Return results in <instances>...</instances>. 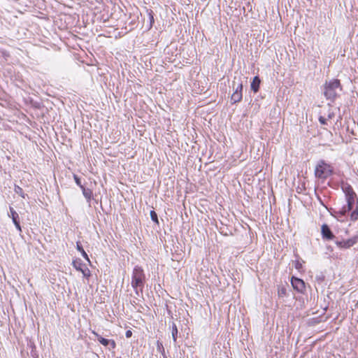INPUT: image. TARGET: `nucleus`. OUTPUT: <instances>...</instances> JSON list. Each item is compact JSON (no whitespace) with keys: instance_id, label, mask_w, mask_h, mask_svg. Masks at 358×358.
Returning <instances> with one entry per match:
<instances>
[{"instance_id":"f257e3e1","label":"nucleus","mask_w":358,"mask_h":358,"mask_svg":"<svg viewBox=\"0 0 358 358\" xmlns=\"http://www.w3.org/2000/svg\"><path fill=\"white\" fill-rule=\"evenodd\" d=\"M342 90V86L338 79L326 80L323 85V94L326 99L334 102L338 95V92Z\"/></svg>"},{"instance_id":"f03ea898","label":"nucleus","mask_w":358,"mask_h":358,"mask_svg":"<svg viewBox=\"0 0 358 358\" xmlns=\"http://www.w3.org/2000/svg\"><path fill=\"white\" fill-rule=\"evenodd\" d=\"M145 280V273L143 269L138 266H136L134 268L132 275H131V287L135 290L136 295L139 296V290L142 292Z\"/></svg>"},{"instance_id":"7ed1b4c3","label":"nucleus","mask_w":358,"mask_h":358,"mask_svg":"<svg viewBox=\"0 0 358 358\" xmlns=\"http://www.w3.org/2000/svg\"><path fill=\"white\" fill-rule=\"evenodd\" d=\"M334 172L333 167L325 162L324 160H320L315 169V176L322 180H326L331 176Z\"/></svg>"},{"instance_id":"20e7f679","label":"nucleus","mask_w":358,"mask_h":358,"mask_svg":"<svg viewBox=\"0 0 358 358\" xmlns=\"http://www.w3.org/2000/svg\"><path fill=\"white\" fill-rule=\"evenodd\" d=\"M233 87L234 88V92L231 94V101L232 103H236L241 101L242 99V90H243V84L241 82L238 83L236 86V81L234 80L232 82Z\"/></svg>"},{"instance_id":"39448f33","label":"nucleus","mask_w":358,"mask_h":358,"mask_svg":"<svg viewBox=\"0 0 358 358\" xmlns=\"http://www.w3.org/2000/svg\"><path fill=\"white\" fill-rule=\"evenodd\" d=\"M357 240L358 237L354 236L347 240L336 241L335 243L341 249H348L352 247L357 242Z\"/></svg>"},{"instance_id":"423d86ee","label":"nucleus","mask_w":358,"mask_h":358,"mask_svg":"<svg viewBox=\"0 0 358 358\" xmlns=\"http://www.w3.org/2000/svg\"><path fill=\"white\" fill-rule=\"evenodd\" d=\"M291 284L294 289L298 292L303 293L306 289L304 281L299 278L292 277L291 279Z\"/></svg>"},{"instance_id":"0eeeda50","label":"nucleus","mask_w":358,"mask_h":358,"mask_svg":"<svg viewBox=\"0 0 358 358\" xmlns=\"http://www.w3.org/2000/svg\"><path fill=\"white\" fill-rule=\"evenodd\" d=\"M8 217L12 219L13 224H15L16 229L18 231L22 232V228L20 222V217L18 213L14 210L13 207L9 208V213L8 214Z\"/></svg>"},{"instance_id":"6e6552de","label":"nucleus","mask_w":358,"mask_h":358,"mask_svg":"<svg viewBox=\"0 0 358 358\" xmlns=\"http://www.w3.org/2000/svg\"><path fill=\"white\" fill-rule=\"evenodd\" d=\"M73 266L77 271L82 272L84 276L90 275V270L83 264L80 259L74 260L73 262Z\"/></svg>"},{"instance_id":"1a4fd4ad","label":"nucleus","mask_w":358,"mask_h":358,"mask_svg":"<svg viewBox=\"0 0 358 358\" xmlns=\"http://www.w3.org/2000/svg\"><path fill=\"white\" fill-rule=\"evenodd\" d=\"M92 334L96 336L98 341L103 345H104V346L110 345V348L112 349L115 348L116 343L114 340H109V339L103 338L101 336H100L98 333L95 332L94 331H92Z\"/></svg>"},{"instance_id":"9d476101","label":"nucleus","mask_w":358,"mask_h":358,"mask_svg":"<svg viewBox=\"0 0 358 358\" xmlns=\"http://www.w3.org/2000/svg\"><path fill=\"white\" fill-rule=\"evenodd\" d=\"M321 234L322 238L324 240H333L334 238V235L331 231L330 227L326 224L322 225Z\"/></svg>"},{"instance_id":"9b49d317","label":"nucleus","mask_w":358,"mask_h":358,"mask_svg":"<svg viewBox=\"0 0 358 358\" xmlns=\"http://www.w3.org/2000/svg\"><path fill=\"white\" fill-rule=\"evenodd\" d=\"M341 189L345 194V196H356L355 191L353 190L352 186L348 183L342 182Z\"/></svg>"},{"instance_id":"f8f14e48","label":"nucleus","mask_w":358,"mask_h":358,"mask_svg":"<svg viewBox=\"0 0 358 358\" xmlns=\"http://www.w3.org/2000/svg\"><path fill=\"white\" fill-rule=\"evenodd\" d=\"M260 83L261 80L259 76H255L250 85L251 90L254 92H257L259 91Z\"/></svg>"},{"instance_id":"ddd939ff","label":"nucleus","mask_w":358,"mask_h":358,"mask_svg":"<svg viewBox=\"0 0 358 358\" xmlns=\"http://www.w3.org/2000/svg\"><path fill=\"white\" fill-rule=\"evenodd\" d=\"M81 189L83 192V194L85 196V198L86 199L88 203H90V201L93 197V193H92V189L85 188V187H82Z\"/></svg>"},{"instance_id":"4468645a","label":"nucleus","mask_w":358,"mask_h":358,"mask_svg":"<svg viewBox=\"0 0 358 358\" xmlns=\"http://www.w3.org/2000/svg\"><path fill=\"white\" fill-rule=\"evenodd\" d=\"M356 196L357 195L345 197L347 201V206H345V207L347 210H352L353 208Z\"/></svg>"},{"instance_id":"2eb2a0df","label":"nucleus","mask_w":358,"mask_h":358,"mask_svg":"<svg viewBox=\"0 0 358 358\" xmlns=\"http://www.w3.org/2000/svg\"><path fill=\"white\" fill-rule=\"evenodd\" d=\"M171 334H172V338L174 343H176L178 334V330L176 327V324L174 322H172L171 325Z\"/></svg>"},{"instance_id":"dca6fc26","label":"nucleus","mask_w":358,"mask_h":358,"mask_svg":"<svg viewBox=\"0 0 358 358\" xmlns=\"http://www.w3.org/2000/svg\"><path fill=\"white\" fill-rule=\"evenodd\" d=\"M76 249H77V250H78V251H79V252L81 253L82 256H83V257L86 260H87L88 262H90V259H89V257H88V255H87V254L85 252V251L84 250V249H83V246H82V245L80 244V242H77V243H76Z\"/></svg>"},{"instance_id":"f3484780","label":"nucleus","mask_w":358,"mask_h":358,"mask_svg":"<svg viewBox=\"0 0 358 358\" xmlns=\"http://www.w3.org/2000/svg\"><path fill=\"white\" fill-rule=\"evenodd\" d=\"M147 14H148V20L150 22V24L148 27V29H151V27H152V25L155 22L154 13L152 10H147Z\"/></svg>"},{"instance_id":"a211bd4d","label":"nucleus","mask_w":358,"mask_h":358,"mask_svg":"<svg viewBox=\"0 0 358 358\" xmlns=\"http://www.w3.org/2000/svg\"><path fill=\"white\" fill-rule=\"evenodd\" d=\"M157 350L162 355L164 356V358H166L165 357V350H164V348L163 346V344L162 342L157 341Z\"/></svg>"},{"instance_id":"6ab92c4d","label":"nucleus","mask_w":358,"mask_h":358,"mask_svg":"<svg viewBox=\"0 0 358 358\" xmlns=\"http://www.w3.org/2000/svg\"><path fill=\"white\" fill-rule=\"evenodd\" d=\"M350 219L352 221H356L358 219V202L357 203L356 208L353 210L350 214Z\"/></svg>"},{"instance_id":"aec40b11","label":"nucleus","mask_w":358,"mask_h":358,"mask_svg":"<svg viewBox=\"0 0 358 358\" xmlns=\"http://www.w3.org/2000/svg\"><path fill=\"white\" fill-rule=\"evenodd\" d=\"M150 218L151 220L155 222V223H158V217H157V214L156 213V212L155 210H151L150 213Z\"/></svg>"},{"instance_id":"412c9836","label":"nucleus","mask_w":358,"mask_h":358,"mask_svg":"<svg viewBox=\"0 0 358 358\" xmlns=\"http://www.w3.org/2000/svg\"><path fill=\"white\" fill-rule=\"evenodd\" d=\"M15 192L17 194H19L20 196H21L22 198H24V194L23 192V189L19 187V186H15Z\"/></svg>"},{"instance_id":"4be33fe9","label":"nucleus","mask_w":358,"mask_h":358,"mask_svg":"<svg viewBox=\"0 0 358 358\" xmlns=\"http://www.w3.org/2000/svg\"><path fill=\"white\" fill-rule=\"evenodd\" d=\"M73 179L75 180V182L76 183V185L80 187V189H82V187H83L84 186L82 185L81 183V180L80 178L76 174L73 175Z\"/></svg>"},{"instance_id":"5701e85b","label":"nucleus","mask_w":358,"mask_h":358,"mask_svg":"<svg viewBox=\"0 0 358 358\" xmlns=\"http://www.w3.org/2000/svg\"><path fill=\"white\" fill-rule=\"evenodd\" d=\"M350 210H347L346 209V207L345 206H344L341 209H340L338 211H335V213L336 214H338V215H347V213L348 212H350Z\"/></svg>"},{"instance_id":"b1692460","label":"nucleus","mask_w":358,"mask_h":358,"mask_svg":"<svg viewBox=\"0 0 358 358\" xmlns=\"http://www.w3.org/2000/svg\"><path fill=\"white\" fill-rule=\"evenodd\" d=\"M334 217L338 220V221H341V222H344L345 219V217L346 215H338V214H336L334 215Z\"/></svg>"},{"instance_id":"393cba45","label":"nucleus","mask_w":358,"mask_h":358,"mask_svg":"<svg viewBox=\"0 0 358 358\" xmlns=\"http://www.w3.org/2000/svg\"><path fill=\"white\" fill-rule=\"evenodd\" d=\"M319 122L322 125H326L327 124V119L322 116H320L319 117Z\"/></svg>"},{"instance_id":"a878e982","label":"nucleus","mask_w":358,"mask_h":358,"mask_svg":"<svg viewBox=\"0 0 358 358\" xmlns=\"http://www.w3.org/2000/svg\"><path fill=\"white\" fill-rule=\"evenodd\" d=\"M285 294H286L285 288L282 287V288L278 289V295H279V296H282L285 295Z\"/></svg>"},{"instance_id":"bb28decb","label":"nucleus","mask_w":358,"mask_h":358,"mask_svg":"<svg viewBox=\"0 0 358 358\" xmlns=\"http://www.w3.org/2000/svg\"><path fill=\"white\" fill-rule=\"evenodd\" d=\"M295 267L298 270L300 269L302 267L301 263H300L299 261H296V264H295Z\"/></svg>"},{"instance_id":"cd10ccee","label":"nucleus","mask_w":358,"mask_h":358,"mask_svg":"<svg viewBox=\"0 0 358 358\" xmlns=\"http://www.w3.org/2000/svg\"><path fill=\"white\" fill-rule=\"evenodd\" d=\"M125 336L127 338H130L132 336V331L131 330H127L125 333Z\"/></svg>"},{"instance_id":"c85d7f7f","label":"nucleus","mask_w":358,"mask_h":358,"mask_svg":"<svg viewBox=\"0 0 358 358\" xmlns=\"http://www.w3.org/2000/svg\"><path fill=\"white\" fill-rule=\"evenodd\" d=\"M333 116H334V113H330L328 115V118L329 119H331Z\"/></svg>"}]
</instances>
